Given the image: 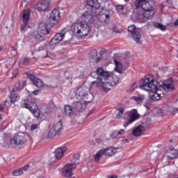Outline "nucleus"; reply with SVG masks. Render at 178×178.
Here are the masks:
<instances>
[{
	"label": "nucleus",
	"instance_id": "nucleus-1",
	"mask_svg": "<svg viewBox=\"0 0 178 178\" xmlns=\"http://www.w3.org/2000/svg\"><path fill=\"white\" fill-rule=\"evenodd\" d=\"M140 88L145 91H149V97L152 101H159L161 98L165 97V92L175 91V85L173 83H164L161 86L159 81L154 79V76H148L141 81Z\"/></svg>",
	"mask_w": 178,
	"mask_h": 178
},
{
	"label": "nucleus",
	"instance_id": "nucleus-2",
	"mask_svg": "<svg viewBox=\"0 0 178 178\" xmlns=\"http://www.w3.org/2000/svg\"><path fill=\"white\" fill-rule=\"evenodd\" d=\"M135 6L137 9H138V8H141L145 10V13H143L144 17L147 20H151L156 12L155 10V7L152 5V1L136 0L135 2Z\"/></svg>",
	"mask_w": 178,
	"mask_h": 178
},
{
	"label": "nucleus",
	"instance_id": "nucleus-3",
	"mask_svg": "<svg viewBox=\"0 0 178 178\" xmlns=\"http://www.w3.org/2000/svg\"><path fill=\"white\" fill-rule=\"evenodd\" d=\"M119 82V77L115 74H112L108 72V76L101 79V82L99 83L101 90L103 91H109L111 87L116 86Z\"/></svg>",
	"mask_w": 178,
	"mask_h": 178
},
{
	"label": "nucleus",
	"instance_id": "nucleus-4",
	"mask_svg": "<svg viewBox=\"0 0 178 178\" xmlns=\"http://www.w3.org/2000/svg\"><path fill=\"white\" fill-rule=\"evenodd\" d=\"M72 31L74 32L76 37L82 38V37H87L91 31V27L88 24L76 23L72 26Z\"/></svg>",
	"mask_w": 178,
	"mask_h": 178
},
{
	"label": "nucleus",
	"instance_id": "nucleus-5",
	"mask_svg": "<svg viewBox=\"0 0 178 178\" xmlns=\"http://www.w3.org/2000/svg\"><path fill=\"white\" fill-rule=\"evenodd\" d=\"M76 97L83 99L85 104H90L94 99V96L90 92V88L86 86L79 88L76 91Z\"/></svg>",
	"mask_w": 178,
	"mask_h": 178
},
{
	"label": "nucleus",
	"instance_id": "nucleus-6",
	"mask_svg": "<svg viewBox=\"0 0 178 178\" xmlns=\"http://www.w3.org/2000/svg\"><path fill=\"white\" fill-rule=\"evenodd\" d=\"M90 76L93 79H97V80L92 82V86H97V87H99V89L101 90V86L99 83H101V80H102V79L108 77V76H109V72L104 70L102 67H98L96 72H92L90 74Z\"/></svg>",
	"mask_w": 178,
	"mask_h": 178
},
{
	"label": "nucleus",
	"instance_id": "nucleus-7",
	"mask_svg": "<svg viewBox=\"0 0 178 178\" xmlns=\"http://www.w3.org/2000/svg\"><path fill=\"white\" fill-rule=\"evenodd\" d=\"M22 106L23 108H26V109H29V111H30V112H31L33 116H35V118L37 119L41 116V113H40L37 104L31 102L27 99H24Z\"/></svg>",
	"mask_w": 178,
	"mask_h": 178
},
{
	"label": "nucleus",
	"instance_id": "nucleus-8",
	"mask_svg": "<svg viewBox=\"0 0 178 178\" xmlns=\"http://www.w3.org/2000/svg\"><path fill=\"white\" fill-rule=\"evenodd\" d=\"M116 152H118V151L114 147H110L107 149H100L95 155L94 159L95 162H99L100 158H102V156H104V155H107V156H113V155H115Z\"/></svg>",
	"mask_w": 178,
	"mask_h": 178
},
{
	"label": "nucleus",
	"instance_id": "nucleus-9",
	"mask_svg": "<svg viewBox=\"0 0 178 178\" xmlns=\"http://www.w3.org/2000/svg\"><path fill=\"white\" fill-rule=\"evenodd\" d=\"M62 129H63V123L62 122V121H58L51 127V129H50L47 134V138H54L55 136L60 134Z\"/></svg>",
	"mask_w": 178,
	"mask_h": 178
},
{
	"label": "nucleus",
	"instance_id": "nucleus-10",
	"mask_svg": "<svg viewBox=\"0 0 178 178\" xmlns=\"http://www.w3.org/2000/svg\"><path fill=\"white\" fill-rule=\"evenodd\" d=\"M27 140H26V134L24 133L19 132L13 138L10 139L11 145H23L26 144Z\"/></svg>",
	"mask_w": 178,
	"mask_h": 178
},
{
	"label": "nucleus",
	"instance_id": "nucleus-11",
	"mask_svg": "<svg viewBox=\"0 0 178 178\" xmlns=\"http://www.w3.org/2000/svg\"><path fill=\"white\" fill-rule=\"evenodd\" d=\"M128 31L131 33L132 38L136 44H141V35L140 34V29L136 27V25L128 26Z\"/></svg>",
	"mask_w": 178,
	"mask_h": 178
},
{
	"label": "nucleus",
	"instance_id": "nucleus-12",
	"mask_svg": "<svg viewBox=\"0 0 178 178\" xmlns=\"http://www.w3.org/2000/svg\"><path fill=\"white\" fill-rule=\"evenodd\" d=\"M54 26L55 24L52 23H40L38 26V30L41 34H43V35H48V34L51 33L52 29H54Z\"/></svg>",
	"mask_w": 178,
	"mask_h": 178
},
{
	"label": "nucleus",
	"instance_id": "nucleus-13",
	"mask_svg": "<svg viewBox=\"0 0 178 178\" xmlns=\"http://www.w3.org/2000/svg\"><path fill=\"white\" fill-rule=\"evenodd\" d=\"M79 163H77V164L76 163H67L65 165V167L63 169L62 171V175L64 177H70V176H72V170L73 169H76V166H77V165H79Z\"/></svg>",
	"mask_w": 178,
	"mask_h": 178
},
{
	"label": "nucleus",
	"instance_id": "nucleus-14",
	"mask_svg": "<svg viewBox=\"0 0 178 178\" xmlns=\"http://www.w3.org/2000/svg\"><path fill=\"white\" fill-rule=\"evenodd\" d=\"M127 115L129 118L126 122V124L124 125V127H127V124H131L133 122H135V120H137L140 118V114H138L136 109L129 111Z\"/></svg>",
	"mask_w": 178,
	"mask_h": 178
},
{
	"label": "nucleus",
	"instance_id": "nucleus-15",
	"mask_svg": "<svg viewBox=\"0 0 178 178\" xmlns=\"http://www.w3.org/2000/svg\"><path fill=\"white\" fill-rule=\"evenodd\" d=\"M66 33H67V30L66 29H63L60 33L56 34L54 38L51 39V42L52 44H59L63 40V37H65Z\"/></svg>",
	"mask_w": 178,
	"mask_h": 178
},
{
	"label": "nucleus",
	"instance_id": "nucleus-16",
	"mask_svg": "<svg viewBox=\"0 0 178 178\" xmlns=\"http://www.w3.org/2000/svg\"><path fill=\"white\" fill-rule=\"evenodd\" d=\"M94 19V14L90 10L86 11L82 16L81 17V22L80 23H90V22L92 21Z\"/></svg>",
	"mask_w": 178,
	"mask_h": 178
},
{
	"label": "nucleus",
	"instance_id": "nucleus-17",
	"mask_svg": "<svg viewBox=\"0 0 178 178\" xmlns=\"http://www.w3.org/2000/svg\"><path fill=\"white\" fill-rule=\"evenodd\" d=\"M49 6V1L48 0H42L38 2L37 4L36 9L38 12H45Z\"/></svg>",
	"mask_w": 178,
	"mask_h": 178
},
{
	"label": "nucleus",
	"instance_id": "nucleus-18",
	"mask_svg": "<svg viewBox=\"0 0 178 178\" xmlns=\"http://www.w3.org/2000/svg\"><path fill=\"white\" fill-rule=\"evenodd\" d=\"M29 79L31 81H32L33 84H34L35 87H38V88L44 87V82H42V81L38 77L34 76V75H31Z\"/></svg>",
	"mask_w": 178,
	"mask_h": 178
},
{
	"label": "nucleus",
	"instance_id": "nucleus-19",
	"mask_svg": "<svg viewBox=\"0 0 178 178\" xmlns=\"http://www.w3.org/2000/svg\"><path fill=\"white\" fill-rule=\"evenodd\" d=\"M50 20L58 22L60 20V13L59 10L54 8L50 14Z\"/></svg>",
	"mask_w": 178,
	"mask_h": 178
},
{
	"label": "nucleus",
	"instance_id": "nucleus-20",
	"mask_svg": "<svg viewBox=\"0 0 178 178\" xmlns=\"http://www.w3.org/2000/svg\"><path fill=\"white\" fill-rule=\"evenodd\" d=\"M26 86V81H18L15 86L13 88L11 92H16V91H22Z\"/></svg>",
	"mask_w": 178,
	"mask_h": 178
},
{
	"label": "nucleus",
	"instance_id": "nucleus-21",
	"mask_svg": "<svg viewBox=\"0 0 178 178\" xmlns=\"http://www.w3.org/2000/svg\"><path fill=\"white\" fill-rule=\"evenodd\" d=\"M67 151V147H59L57 148L54 152L55 158L56 159H62L63 158V154Z\"/></svg>",
	"mask_w": 178,
	"mask_h": 178
},
{
	"label": "nucleus",
	"instance_id": "nucleus-22",
	"mask_svg": "<svg viewBox=\"0 0 178 178\" xmlns=\"http://www.w3.org/2000/svg\"><path fill=\"white\" fill-rule=\"evenodd\" d=\"M145 131V128L143 125H140L133 130L132 134L135 137H140V136H143V134H144Z\"/></svg>",
	"mask_w": 178,
	"mask_h": 178
},
{
	"label": "nucleus",
	"instance_id": "nucleus-23",
	"mask_svg": "<svg viewBox=\"0 0 178 178\" xmlns=\"http://www.w3.org/2000/svg\"><path fill=\"white\" fill-rule=\"evenodd\" d=\"M165 155L168 159H176V158H178L177 150L175 149H169Z\"/></svg>",
	"mask_w": 178,
	"mask_h": 178
},
{
	"label": "nucleus",
	"instance_id": "nucleus-24",
	"mask_svg": "<svg viewBox=\"0 0 178 178\" xmlns=\"http://www.w3.org/2000/svg\"><path fill=\"white\" fill-rule=\"evenodd\" d=\"M73 107L74 110H75V113H76V112H83L86 108V105L81 103V102H74Z\"/></svg>",
	"mask_w": 178,
	"mask_h": 178
},
{
	"label": "nucleus",
	"instance_id": "nucleus-25",
	"mask_svg": "<svg viewBox=\"0 0 178 178\" xmlns=\"http://www.w3.org/2000/svg\"><path fill=\"white\" fill-rule=\"evenodd\" d=\"M142 19H147V18L144 17V14L140 15V13H138V11L136 10L131 15L132 22H138V20H142Z\"/></svg>",
	"mask_w": 178,
	"mask_h": 178
},
{
	"label": "nucleus",
	"instance_id": "nucleus-26",
	"mask_svg": "<svg viewBox=\"0 0 178 178\" xmlns=\"http://www.w3.org/2000/svg\"><path fill=\"white\" fill-rule=\"evenodd\" d=\"M102 56H98V51H97L96 49L92 50L90 53V58L93 59L97 63L99 62V60H102Z\"/></svg>",
	"mask_w": 178,
	"mask_h": 178
},
{
	"label": "nucleus",
	"instance_id": "nucleus-27",
	"mask_svg": "<svg viewBox=\"0 0 178 178\" xmlns=\"http://www.w3.org/2000/svg\"><path fill=\"white\" fill-rule=\"evenodd\" d=\"M64 111L67 116H72L76 113L74 107H72L70 105H65L64 107Z\"/></svg>",
	"mask_w": 178,
	"mask_h": 178
},
{
	"label": "nucleus",
	"instance_id": "nucleus-28",
	"mask_svg": "<svg viewBox=\"0 0 178 178\" xmlns=\"http://www.w3.org/2000/svg\"><path fill=\"white\" fill-rule=\"evenodd\" d=\"M97 17L99 22H100L101 23H105V22H108V19H109V15L104 13V11H102Z\"/></svg>",
	"mask_w": 178,
	"mask_h": 178
},
{
	"label": "nucleus",
	"instance_id": "nucleus-29",
	"mask_svg": "<svg viewBox=\"0 0 178 178\" xmlns=\"http://www.w3.org/2000/svg\"><path fill=\"white\" fill-rule=\"evenodd\" d=\"M33 37L38 42H41L42 41H45V38L44 36L41 35L38 31H34L33 33Z\"/></svg>",
	"mask_w": 178,
	"mask_h": 178
},
{
	"label": "nucleus",
	"instance_id": "nucleus-30",
	"mask_svg": "<svg viewBox=\"0 0 178 178\" xmlns=\"http://www.w3.org/2000/svg\"><path fill=\"white\" fill-rule=\"evenodd\" d=\"M117 111H118V114L116 115V119H120L123 116L124 112V106L122 104H119Z\"/></svg>",
	"mask_w": 178,
	"mask_h": 178
},
{
	"label": "nucleus",
	"instance_id": "nucleus-31",
	"mask_svg": "<svg viewBox=\"0 0 178 178\" xmlns=\"http://www.w3.org/2000/svg\"><path fill=\"white\" fill-rule=\"evenodd\" d=\"M88 5L95 9H98L101 6L99 3H98V0H88Z\"/></svg>",
	"mask_w": 178,
	"mask_h": 178
},
{
	"label": "nucleus",
	"instance_id": "nucleus-32",
	"mask_svg": "<svg viewBox=\"0 0 178 178\" xmlns=\"http://www.w3.org/2000/svg\"><path fill=\"white\" fill-rule=\"evenodd\" d=\"M30 10H24L22 14V19L24 23H29V19H30Z\"/></svg>",
	"mask_w": 178,
	"mask_h": 178
},
{
	"label": "nucleus",
	"instance_id": "nucleus-33",
	"mask_svg": "<svg viewBox=\"0 0 178 178\" xmlns=\"http://www.w3.org/2000/svg\"><path fill=\"white\" fill-rule=\"evenodd\" d=\"M114 63L115 65V72H118V73L122 74V71L123 70V65H122V63H119L116 60H115Z\"/></svg>",
	"mask_w": 178,
	"mask_h": 178
},
{
	"label": "nucleus",
	"instance_id": "nucleus-34",
	"mask_svg": "<svg viewBox=\"0 0 178 178\" xmlns=\"http://www.w3.org/2000/svg\"><path fill=\"white\" fill-rule=\"evenodd\" d=\"M153 26L156 27V29H159V30H161V31H165V30H166V26L160 23H154Z\"/></svg>",
	"mask_w": 178,
	"mask_h": 178
},
{
	"label": "nucleus",
	"instance_id": "nucleus-35",
	"mask_svg": "<svg viewBox=\"0 0 178 178\" xmlns=\"http://www.w3.org/2000/svg\"><path fill=\"white\" fill-rule=\"evenodd\" d=\"M9 98H10V102L14 103V102H16V101H19V99H20V96L15 94H11L9 96Z\"/></svg>",
	"mask_w": 178,
	"mask_h": 178
},
{
	"label": "nucleus",
	"instance_id": "nucleus-36",
	"mask_svg": "<svg viewBox=\"0 0 178 178\" xmlns=\"http://www.w3.org/2000/svg\"><path fill=\"white\" fill-rule=\"evenodd\" d=\"M134 99L136 102H138V104H141V102H143V101H144V99H145V96H138L136 97H134Z\"/></svg>",
	"mask_w": 178,
	"mask_h": 178
},
{
	"label": "nucleus",
	"instance_id": "nucleus-37",
	"mask_svg": "<svg viewBox=\"0 0 178 178\" xmlns=\"http://www.w3.org/2000/svg\"><path fill=\"white\" fill-rule=\"evenodd\" d=\"M23 175V170L22 168L15 170L13 172V176H20Z\"/></svg>",
	"mask_w": 178,
	"mask_h": 178
},
{
	"label": "nucleus",
	"instance_id": "nucleus-38",
	"mask_svg": "<svg viewBox=\"0 0 178 178\" xmlns=\"http://www.w3.org/2000/svg\"><path fill=\"white\" fill-rule=\"evenodd\" d=\"M37 129H40V125L37 124H33L31 126L30 130L31 131H34V130H37Z\"/></svg>",
	"mask_w": 178,
	"mask_h": 178
},
{
	"label": "nucleus",
	"instance_id": "nucleus-39",
	"mask_svg": "<svg viewBox=\"0 0 178 178\" xmlns=\"http://www.w3.org/2000/svg\"><path fill=\"white\" fill-rule=\"evenodd\" d=\"M27 29H30V26L27 25V23H24L21 25V31H23L24 30H27Z\"/></svg>",
	"mask_w": 178,
	"mask_h": 178
},
{
	"label": "nucleus",
	"instance_id": "nucleus-40",
	"mask_svg": "<svg viewBox=\"0 0 178 178\" xmlns=\"http://www.w3.org/2000/svg\"><path fill=\"white\" fill-rule=\"evenodd\" d=\"M112 30L114 31V33H122V31H123L122 29H119L118 28V26H113L112 28Z\"/></svg>",
	"mask_w": 178,
	"mask_h": 178
},
{
	"label": "nucleus",
	"instance_id": "nucleus-41",
	"mask_svg": "<svg viewBox=\"0 0 178 178\" xmlns=\"http://www.w3.org/2000/svg\"><path fill=\"white\" fill-rule=\"evenodd\" d=\"M7 102H8V100H6L5 104H0V113H2V112H3V109H5V106H6Z\"/></svg>",
	"mask_w": 178,
	"mask_h": 178
},
{
	"label": "nucleus",
	"instance_id": "nucleus-42",
	"mask_svg": "<svg viewBox=\"0 0 178 178\" xmlns=\"http://www.w3.org/2000/svg\"><path fill=\"white\" fill-rule=\"evenodd\" d=\"M29 63H30V58L26 57L24 59L23 65H25V66H27V65H29Z\"/></svg>",
	"mask_w": 178,
	"mask_h": 178
},
{
	"label": "nucleus",
	"instance_id": "nucleus-43",
	"mask_svg": "<svg viewBox=\"0 0 178 178\" xmlns=\"http://www.w3.org/2000/svg\"><path fill=\"white\" fill-rule=\"evenodd\" d=\"M116 10H117L119 13L123 14V6H118L116 7Z\"/></svg>",
	"mask_w": 178,
	"mask_h": 178
},
{
	"label": "nucleus",
	"instance_id": "nucleus-44",
	"mask_svg": "<svg viewBox=\"0 0 178 178\" xmlns=\"http://www.w3.org/2000/svg\"><path fill=\"white\" fill-rule=\"evenodd\" d=\"M178 23H170L167 25L168 29H172V27H177Z\"/></svg>",
	"mask_w": 178,
	"mask_h": 178
},
{
	"label": "nucleus",
	"instance_id": "nucleus-45",
	"mask_svg": "<svg viewBox=\"0 0 178 178\" xmlns=\"http://www.w3.org/2000/svg\"><path fill=\"white\" fill-rule=\"evenodd\" d=\"M29 168H30V166L29 165H26L21 169H22V172H23V170H24L26 172V170H29Z\"/></svg>",
	"mask_w": 178,
	"mask_h": 178
},
{
	"label": "nucleus",
	"instance_id": "nucleus-46",
	"mask_svg": "<svg viewBox=\"0 0 178 178\" xmlns=\"http://www.w3.org/2000/svg\"><path fill=\"white\" fill-rule=\"evenodd\" d=\"M131 91H133L134 90H136L137 88V86H136V83H134L131 86Z\"/></svg>",
	"mask_w": 178,
	"mask_h": 178
},
{
	"label": "nucleus",
	"instance_id": "nucleus-47",
	"mask_svg": "<svg viewBox=\"0 0 178 178\" xmlns=\"http://www.w3.org/2000/svg\"><path fill=\"white\" fill-rule=\"evenodd\" d=\"M172 113L174 115H176V113H178V108H174L172 110Z\"/></svg>",
	"mask_w": 178,
	"mask_h": 178
},
{
	"label": "nucleus",
	"instance_id": "nucleus-48",
	"mask_svg": "<svg viewBox=\"0 0 178 178\" xmlns=\"http://www.w3.org/2000/svg\"><path fill=\"white\" fill-rule=\"evenodd\" d=\"M124 129H121L118 131V134H119L120 136H122V134H124Z\"/></svg>",
	"mask_w": 178,
	"mask_h": 178
},
{
	"label": "nucleus",
	"instance_id": "nucleus-49",
	"mask_svg": "<svg viewBox=\"0 0 178 178\" xmlns=\"http://www.w3.org/2000/svg\"><path fill=\"white\" fill-rule=\"evenodd\" d=\"M96 143H97V144H101V143H102V139H99V138L96 139Z\"/></svg>",
	"mask_w": 178,
	"mask_h": 178
},
{
	"label": "nucleus",
	"instance_id": "nucleus-50",
	"mask_svg": "<svg viewBox=\"0 0 178 178\" xmlns=\"http://www.w3.org/2000/svg\"><path fill=\"white\" fill-rule=\"evenodd\" d=\"M33 95H38V90H36L33 92Z\"/></svg>",
	"mask_w": 178,
	"mask_h": 178
},
{
	"label": "nucleus",
	"instance_id": "nucleus-51",
	"mask_svg": "<svg viewBox=\"0 0 178 178\" xmlns=\"http://www.w3.org/2000/svg\"><path fill=\"white\" fill-rule=\"evenodd\" d=\"M13 75L15 78H16V76H17V72H13Z\"/></svg>",
	"mask_w": 178,
	"mask_h": 178
},
{
	"label": "nucleus",
	"instance_id": "nucleus-52",
	"mask_svg": "<svg viewBox=\"0 0 178 178\" xmlns=\"http://www.w3.org/2000/svg\"><path fill=\"white\" fill-rule=\"evenodd\" d=\"M17 47H12V51H17Z\"/></svg>",
	"mask_w": 178,
	"mask_h": 178
},
{
	"label": "nucleus",
	"instance_id": "nucleus-53",
	"mask_svg": "<svg viewBox=\"0 0 178 178\" xmlns=\"http://www.w3.org/2000/svg\"><path fill=\"white\" fill-rule=\"evenodd\" d=\"M129 139L126 138L124 140V143H129Z\"/></svg>",
	"mask_w": 178,
	"mask_h": 178
},
{
	"label": "nucleus",
	"instance_id": "nucleus-54",
	"mask_svg": "<svg viewBox=\"0 0 178 178\" xmlns=\"http://www.w3.org/2000/svg\"><path fill=\"white\" fill-rule=\"evenodd\" d=\"M90 144H95V142H94V140H91L90 141Z\"/></svg>",
	"mask_w": 178,
	"mask_h": 178
},
{
	"label": "nucleus",
	"instance_id": "nucleus-55",
	"mask_svg": "<svg viewBox=\"0 0 178 178\" xmlns=\"http://www.w3.org/2000/svg\"><path fill=\"white\" fill-rule=\"evenodd\" d=\"M108 178H118V177H116L112 175L111 177H108Z\"/></svg>",
	"mask_w": 178,
	"mask_h": 178
},
{
	"label": "nucleus",
	"instance_id": "nucleus-56",
	"mask_svg": "<svg viewBox=\"0 0 178 178\" xmlns=\"http://www.w3.org/2000/svg\"><path fill=\"white\" fill-rule=\"evenodd\" d=\"M174 23H178V18L174 22Z\"/></svg>",
	"mask_w": 178,
	"mask_h": 178
},
{
	"label": "nucleus",
	"instance_id": "nucleus-57",
	"mask_svg": "<svg viewBox=\"0 0 178 178\" xmlns=\"http://www.w3.org/2000/svg\"><path fill=\"white\" fill-rule=\"evenodd\" d=\"M17 45H18V44H17V42H16L15 43V48H17Z\"/></svg>",
	"mask_w": 178,
	"mask_h": 178
},
{
	"label": "nucleus",
	"instance_id": "nucleus-58",
	"mask_svg": "<svg viewBox=\"0 0 178 178\" xmlns=\"http://www.w3.org/2000/svg\"><path fill=\"white\" fill-rule=\"evenodd\" d=\"M6 68L9 69V66H8V65H6Z\"/></svg>",
	"mask_w": 178,
	"mask_h": 178
},
{
	"label": "nucleus",
	"instance_id": "nucleus-59",
	"mask_svg": "<svg viewBox=\"0 0 178 178\" xmlns=\"http://www.w3.org/2000/svg\"><path fill=\"white\" fill-rule=\"evenodd\" d=\"M125 2H129V0H124Z\"/></svg>",
	"mask_w": 178,
	"mask_h": 178
},
{
	"label": "nucleus",
	"instance_id": "nucleus-60",
	"mask_svg": "<svg viewBox=\"0 0 178 178\" xmlns=\"http://www.w3.org/2000/svg\"><path fill=\"white\" fill-rule=\"evenodd\" d=\"M44 58H48V55H47L46 56H44Z\"/></svg>",
	"mask_w": 178,
	"mask_h": 178
},
{
	"label": "nucleus",
	"instance_id": "nucleus-61",
	"mask_svg": "<svg viewBox=\"0 0 178 178\" xmlns=\"http://www.w3.org/2000/svg\"><path fill=\"white\" fill-rule=\"evenodd\" d=\"M161 8H163V4H161Z\"/></svg>",
	"mask_w": 178,
	"mask_h": 178
},
{
	"label": "nucleus",
	"instance_id": "nucleus-62",
	"mask_svg": "<svg viewBox=\"0 0 178 178\" xmlns=\"http://www.w3.org/2000/svg\"><path fill=\"white\" fill-rule=\"evenodd\" d=\"M169 1H170V0H167V2H169Z\"/></svg>",
	"mask_w": 178,
	"mask_h": 178
},
{
	"label": "nucleus",
	"instance_id": "nucleus-63",
	"mask_svg": "<svg viewBox=\"0 0 178 178\" xmlns=\"http://www.w3.org/2000/svg\"><path fill=\"white\" fill-rule=\"evenodd\" d=\"M177 58H178V50H177Z\"/></svg>",
	"mask_w": 178,
	"mask_h": 178
},
{
	"label": "nucleus",
	"instance_id": "nucleus-64",
	"mask_svg": "<svg viewBox=\"0 0 178 178\" xmlns=\"http://www.w3.org/2000/svg\"><path fill=\"white\" fill-rule=\"evenodd\" d=\"M176 178H178V177H177Z\"/></svg>",
	"mask_w": 178,
	"mask_h": 178
}]
</instances>
